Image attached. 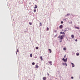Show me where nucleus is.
<instances>
[{"instance_id":"obj_1","label":"nucleus","mask_w":80,"mask_h":80,"mask_svg":"<svg viewBox=\"0 0 80 80\" xmlns=\"http://www.w3.org/2000/svg\"><path fill=\"white\" fill-rule=\"evenodd\" d=\"M63 37H64V35H63L61 36L59 35L58 36V38H60V39L61 40H62V39H63Z\"/></svg>"},{"instance_id":"obj_2","label":"nucleus","mask_w":80,"mask_h":80,"mask_svg":"<svg viewBox=\"0 0 80 80\" xmlns=\"http://www.w3.org/2000/svg\"><path fill=\"white\" fill-rule=\"evenodd\" d=\"M63 25H61L59 26V28L60 29H62V28H63Z\"/></svg>"},{"instance_id":"obj_3","label":"nucleus","mask_w":80,"mask_h":80,"mask_svg":"<svg viewBox=\"0 0 80 80\" xmlns=\"http://www.w3.org/2000/svg\"><path fill=\"white\" fill-rule=\"evenodd\" d=\"M62 60H63L64 62H67V58H66L65 59L64 58H63L62 59Z\"/></svg>"},{"instance_id":"obj_4","label":"nucleus","mask_w":80,"mask_h":80,"mask_svg":"<svg viewBox=\"0 0 80 80\" xmlns=\"http://www.w3.org/2000/svg\"><path fill=\"white\" fill-rule=\"evenodd\" d=\"M71 65H72V67H75V64H73V63L72 62H71Z\"/></svg>"},{"instance_id":"obj_5","label":"nucleus","mask_w":80,"mask_h":80,"mask_svg":"<svg viewBox=\"0 0 80 80\" xmlns=\"http://www.w3.org/2000/svg\"><path fill=\"white\" fill-rule=\"evenodd\" d=\"M68 30H69V28H67L66 29H65V30H64V32H66V31H68Z\"/></svg>"},{"instance_id":"obj_6","label":"nucleus","mask_w":80,"mask_h":80,"mask_svg":"<svg viewBox=\"0 0 80 80\" xmlns=\"http://www.w3.org/2000/svg\"><path fill=\"white\" fill-rule=\"evenodd\" d=\"M74 28L76 29H77V30H79L80 29V28H79V27H77L76 26H75Z\"/></svg>"},{"instance_id":"obj_7","label":"nucleus","mask_w":80,"mask_h":80,"mask_svg":"<svg viewBox=\"0 0 80 80\" xmlns=\"http://www.w3.org/2000/svg\"><path fill=\"white\" fill-rule=\"evenodd\" d=\"M63 65H66V66H67V63H65L64 62L62 63Z\"/></svg>"},{"instance_id":"obj_8","label":"nucleus","mask_w":80,"mask_h":80,"mask_svg":"<svg viewBox=\"0 0 80 80\" xmlns=\"http://www.w3.org/2000/svg\"><path fill=\"white\" fill-rule=\"evenodd\" d=\"M60 34H63V35L64 36L65 35V32H61L60 33Z\"/></svg>"},{"instance_id":"obj_9","label":"nucleus","mask_w":80,"mask_h":80,"mask_svg":"<svg viewBox=\"0 0 80 80\" xmlns=\"http://www.w3.org/2000/svg\"><path fill=\"white\" fill-rule=\"evenodd\" d=\"M47 79V77H44L43 78V80H46Z\"/></svg>"},{"instance_id":"obj_10","label":"nucleus","mask_w":80,"mask_h":80,"mask_svg":"<svg viewBox=\"0 0 80 80\" xmlns=\"http://www.w3.org/2000/svg\"><path fill=\"white\" fill-rule=\"evenodd\" d=\"M49 63L50 64V65H52V62L50 61L49 62Z\"/></svg>"},{"instance_id":"obj_11","label":"nucleus","mask_w":80,"mask_h":80,"mask_svg":"<svg viewBox=\"0 0 80 80\" xmlns=\"http://www.w3.org/2000/svg\"><path fill=\"white\" fill-rule=\"evenodd\" d=\"M40 59H41V61L43 60V58H42V56H40Z\"/></svg>"},{"instance_id":"obj_12","label":"nucleus","mask_w":80,"mask_h":80,"mask_svg":"<svg viewBox=\"0 0 80 80\" xmlns=\"http://www.w3.org/2000/svg\"><path fill=\"white\" fill-rule=\"evenodd\" d=\"M36 68H38V65H36Z\"/></svg>"},{"instance_id":"obj_13","label":"nucleus","mask_w":80,"mask_h":80,"mask_svg":"<svg viewBox=\"0 0 80 80\" xmlns=\"http://www.w3.org/2000/svg\"><path fill=\"white\" fill-rule=\"evenodd\" d=\"M70 15V14L68 13V14H67L65 16L66 17H67V16H69V15Z\"/></svg>"},{"instance_id":"obj_14","label":"nucleus","mask_w":80,"mask_h":80,"mask_svg":"<svg viewBox=\"0 0 80 80\" xmlns=\"http://www.w3.org/2000/svg\"><path fill=\"white\" fill-rule=\"evenodd\" d=\"M71 38H74V35H71Z\"/></svg>"},{"instance_id":"obj_15","label":"nucleus","mask_w":80,"mask_h":80,"mask_svg":"<svg viewBox=\"0 0 80 80\" xmlns=\"http://www.w3.org/2000/svg\"><path fill=\"white\" fill-rule=\"evenodd\" d=\"M37 8V5H35V7L34 8V9H36Z\"/></svg>"},{"instance_id":"obj_16","label":"nucleus","mask_w":80,"mask_h":80,"mask_svg":"<svg viewBox=\"0 0 80 80\" xmlns=\"http://www.w3.org/2000/svg\"><path fill=\"white\" fill-rule=\"evenodd\" d=\"M72 55H75V52H72Z\"/></svg>"},{"instance_id":"obj_17","label":"nucleus","mask_w":80,"mask_h":80,"mask_svg":"<svg viewBox=\"0 0 80 80\" xmlns=\"http://www.w3.org/2000/svg\"><path fill=\"white\" fill-rule=\"evenodd\" d=\"M48 50H49V52L50 53H51L52 52V50H51V49H49Z\"/></svg>"},{"instance_id":"obj_18","label":"nucleus","mask_w":80,"mask_h":80,"mask_svg":"<svg viewBox=\"0 0 80 80\" xmlns=\"http://www.w3.org/2000/svg\"><path fill=\"white\" fill-rule=\"evenodd\" d=\"M36 50H38V47H36Z\"/></svg>"},{"instance_id":"obj_19","label":"nucleus","mask_w":80,"mask_h":80,"mask_svg":"<svg viewBox=\"0 0 80 80\" xmlns=\"http://www.w3.org/2000/svg\"><path fill=\"white\" fill-rule=\"evenodd\" d=\"M76 55H77V56H78V55H79V53H76Z\"/></svg>"},{"instance_id":"obj_20","label":"nucleus","mask_w":80,"mask_h":80,"mask_svg":"<svg viewBox=\"0 0 80 80\" xmlns=\"http://www.w3.org/2000/svg\"><path fill=\"white\" fill-rule=\"evenodd\" d=\"M61 24H63V21H61Z\"/></svg>"},{"instance_id":"obj_21","label":"nucleus","mask_w":80,"mask_h":80,"mask_svg":"<svg viewBox=\"0 0 80 80\" xmlns=\"http://www.w3.org/2000/svg\"><path fill=\"white\" fill-rule=\"evenodd\" d=\"M30 57H32V54H30Z\"/></svg>"},{"instance_id":"obj_22","label":"nucleus","mask_w":80,"mask_h":80,"mask_svg":"<svg viewBox=\"0 0 80 80\" xmlns=\"http://www.w3.org/2000/svg\"><path fill=\"white\" fill-rule=\"evenodd\" d=\"M32 65H35V62H33L32 63Z\"/></svg>"},{"instance_id":"obj_23","label":"nucleus","mask_w":80,"mask_h":80,"mask_svg":"<svg viewBox=\"0 0 80 80\" xmlns=\"http://www.w3.org/2000/svg\"><path fill=\"white\" fill-rule=\"evenodd\" d=\"M29 25H32V23L29 22Z\"/></svg>"},{"instance_id":"obj_24","label":"nucleus","mask_w":80,"mask_h":80,"mask_svg":"<svg viewBox=\"0 0 80 80\" xmlns=\"http://www.w3.org/2000/svg\"><path fill=\"white\" fill-rule=\"evenodd\" d=\"M63 50H65V51L66 50V48H63Z\"/></svg>"},{"instance_id":"obj_25","label":"nucleus","mask_w":80,"mask_h":80,"mask_svg":"<svg viewBox=\"0 0 80 80\" xmlns=\"http://www.w3.org/2000/svg\"><path fill=\"white\" fill-rule=\"evenodd\" d=\"M40 26H42V23L40 22Z\"/></svg>"},{"instance_id":"obj_26","label":"nucleus","mask_w":80,"mask_h":80,"mask_svg":"<svg viewBox=\"0 0 80 80\" xmlns=\"http://www.w3.org/2000/svg\"><path fill=\"white\" fill-rule=\"evenodd\" d=\"M72 79H73V77H71Z\"/></svg>"},{"instance_id":"obj_27","label":"nucleus","mask_w":80,"mask_h":80,"mask_svg":"<svg viewBox=\"0 0 80 80\" xmlns=\"http://www.w3.org/2000/svg\"><path fill=\"white\" fill-rule=\"evenodd\" d=\"M36 9H34V12H36Z\"/></svg>"},{"instance_id":"obj_28","label":"nucleus","mask_w":80,"mask_h":80,"mask_svg":"<svg viewBox=\"0 0 80 80\" xmlns=\"http://www.w3.org/2000/svg\"><path fill=\"white\" fill-rule=\"evenodd\" d=\"M47 30H49V28H47Z\"/></svg>"},{"instance_id":"obj_29","label":"nucleus","mask_w":80,"mask_h":80,"mask_svg":"<svg viewBox=\"0 0 80 80\" xmlns=\"http://www.w3.org/2000/svg\"><path fill=\"white\" fill-rule=\"evenodd\" d=\"M66 20H67V18H65L64 19V21H66Z\"/></svg>"},{"instance_id":"obj_30","label":"nucleus","mask_w":80,"mask_h":80,"mask_svg":"<svg viewBox=\"0 0 80 80\" xmlns=\"http://www.w3.org/2000/svg\"><path fill=\"white\" fill-rule=\"evenodd\" d=\"M54 32L55 33H57V30H55Z\"/></svg>"},{"instance_id":"obj_31","label":"nucleus","mask_w":80,"mask_h":80,"mask_svg":"<svg viewBox=\"0 0 80 80\" xmlns=\"http://www.w3.org/2000/svg\"><path fill=\"white\" fill-rule=\"evenodd\" d=\"M66 38L67 39V40H68V38H67V37H66Z\"/></svg>"},{"instance_id":"obj_32","label":"nucleus","mask_w":80,"mask_h":80,"mask_svg":"<svg viewBox=\"0 0 80 80\" xmlns=\"http://www.w3.org/2000/svg\"><path fill=\"white\" fill-rule=\"evenodd\" d=\"M17 52H19V51L18 50V49L17 50Z\"/></svg>"},{"instance_id":"obj_33","label":"nucleus","mask_w":80,"mask_h":80,"mask_svg":"<svg viewBox=\"0 0 80 80\" xmlns=\"http://www.w3.org/2000/svg\"><path fill=\"white\" fill-rule=\"evenodd\" d=\"M48 76H49V75H50L48 73Z\"/></svg>"},{"instance_id":"obj_34","label":"nucleus","mask_w":80,"mask_h":80,"mask_svg":"<svg viewBox=\"0 0 80 80\" xmlns=\"http://www.w3.org/2000/svg\"><path fill=\"white\" fill-rule=\"evenodd\" d=\"M34 58H37V56H35V57H34Z\"/></svg>"},{"instance_id":"obj_35","label":"nucleus","mask_w":80,"mask_h":80,"mask_svg":"<svg viewBox=\"0 0 80 80\" xmlns=\"http://www.w3.org/2000/svg\"><path fill=\"white\" fill-rule=\"evenodd\" d=\"M24 32L25 33H26V32H27V31H24Z\"/></svg>"},{"instance_id":"obj_36","label":"nucleus","mask_w":80,"mask_h":80,"mask_svg":"<svg viewBox=\"0 0 80 80\" xmlns=\"http://www.w3.org/2000/svg\"><path fill=\"white\" fill-rule=\"evenodd\" d=\"M62 42V40H61L60 41V42Z\"/></svg>"},{"instance_id":"obj_37","label":"nucleus","mask_w":80,"mask_h":80,"mask_svg":"<svg viewBox=\"0 0 80 80\" xmlns=\"http://www.w3.org/2000/svg\"><path fill=\"white\" fill-rule=\"evenodd\" d=\"M57 35L56 34V35L54 37H57Z\"/></svg>"},{"instance_id":"obj_38","label":"nucleus","mask_w":80,"mask_h":80,"mask_svg":"<svg viewBox=\"0 0 80 80\" xmlns=\"http://www.w3.org/2000/svg\"><path fill=\"white\" fill-rule=\"evenodd\" d=\"M75 41H76V42H77V39H76Z\"/></svg>"},{"instance_id":"obj_39","label":"nucleus","mask_w":80,"mask_h":80,"mask_svg":"<svg viewBox=\"0 0 80 80\" xmlns=\"http://www.w3.org/2000/svg\"><path fill=\"white\" fill-rule=\"evenodd\" d=\"M70 23H72V21Z\"/></svg>"},{"instance_id":"obj_40","label":"nucleus","mask_w":80,"mask_h":80,"mask_svg":"<svg viewBox=\"0 0 80 80\" xmlns=\"http://www.w3.org/2000/svg\"><path fill=\"white\" fill-rule=\"evenodd\" d=\"M58 28H57V30H58Z\"/></svg>"},{"instance_id":"obj_41","label":"nucleus","mask_w":80,"mask_h":80,"mask_svg":"<svg viewBox=\"0 0 80 80\" xmlns=\"http://www.w3.org/2000/svg\"><path fill=\"white\" fill-rule=\"evenodd\" d=\"M66 56V55H65L64 56V57H65Z\"/></svg>"},{"instance_id":"obj_42","label":"nucleus","mask_w":80,"mask_h":80,"mask_svg":"<svg viewBox=\"0 0 80 80\" xmlns=\"http://www.w3.org/2000/svg\"><path fill=\"white\" fill-rule=\"evenodd\" d=\"M16 54H17V51L16 52Z\"/></svg>"},{"instance_id":"obj_43","label":"nucleus","mask_w":80,"mask_h":80,"mask_svg":"<svg viewBox=\"0 0 80 80\" xmlns=\"http://www.w3.org/2000/svg\"><path fill=\"white\" fill-rule=\"evenodd\" d=\"M31 3H29V4H31Z\"/></svg>"}]
</instances>
